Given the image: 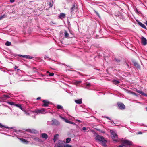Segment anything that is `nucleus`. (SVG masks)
Returning <instances> with one entry per match:
<instances>
[{
    "label": "nucleus",
    "instance_id": "20e7f679",
    "mask_svg": "<svg viewBox=\"0 0 147 147\" xmlns=\"http://www.w3.org/2000/svg\"><path fill=\"white\" fill-rule=\"evenodd\" d=\"M51 125H60V123L58 121L55 119H53L51 121Z\"/></svg>",
    "mask_w": 147,
    "mask_h": 147
},
{
    "label": "nucleus",
    "instance_id": "72a5a7b5",
    "mask_svg": "<svg viewBox=\"0 0 147 147\" xmlns=\"http://www.w3.org/2000/svg\"><path fill=\"white\" fill-rule=\"evenodd\" d=\"M43 4H45V8L46 9V7H48V6H47V4L46 3H44Z\"/></svg>",
    "mask_w": 147,
    "mask_h": 147
},
{
    "label": "nucleus",
    "instance_id": "3c124183",
    "mask_svg": "<svg viewBox=\"0 0 147 147\" xmlns=\"http://www.w3.org/2000/svg\"><path fill=\"white\" fill-rule=\"evenodd\" d=\"M138 134H142V133L141 132H138Z\"/></svg>",
    "mask_w": 147,
    "mask_h": 147
},
{
    "label": "nucleus",
    "instance_id": "de8ad7c7",
    "mask_svg": "<svg viewBox=\"0 0 147 147\" xmlns=\"http://www.w3.org/2000/svg\"><path fill=\"white\" fill-rule=\"evenodd\" d=\"M70 124H73L74 125H76V124L72 122H71V123H70Z\"/></svg>",
    "mask_w": 147,
    "mask_h": 147
},
{
    "label": "nucleus",
    "instance_id": "4c0bfd02",
    "mask_svg": "<svg viewBox=\"0 0 147 147\" xmlns=\"http://www.w3.org/2000/svg\"><path fill=\"white\" fill-rule=\"evenodd\" d=\"M94 11L96 14L99 17H100V15L98 13V12L96 11Z\"/></svg>",
    "mask_w": 147,
    "mask_h": 147
},
{
    "label": "nucleus",
    "instance_id": "7ed1b4c3",
    "mask_svg": "<svg viewBox=\"0 0 147 147\" xmlns=\"http://www.w3.org/2000/svg\"><path fill=\"white\" fill-rule=\"evenodd\" d=\"M111 138L113 140L115 141H117V140L118 137L117 135L114 132H111Z\"/></svg>",
    "mask_w": 147,
    "mask_h": 147
},
{
    "label": "nucleus",
    "instance_id": "f704fd0d",
    "mask_svg": "<svg viewBox=\"0 0 147 147\" xmlns=\"http://www.w3.org/2000/svg\"><path fill=\"white\" fill-rule=\"evenodd\" d=\"M115 61L118 63H119L120 62V60L118 59L115 58Z\"/></svg>",
    "mask_w": 147,
    "mask_h": 147
},
{
    "label": "nucleus",
    "instance_id": "cd10ccee",
    "mask_svg": "<svg viewBox=\"0 0 147 147\" xmlns=\"http://www.w3.org/2000/svg\"><path fill=\"white\" fill-rule=\"evenodd\" d=\"M47 73L49 74V75L50 76H53L54 75V74L53 73H50L49 71H47Z\"/></svg>",
    "mask_w": 147,
    "mask_h": 147
},
{
    "label": "nucleus",
    "instance_id": "bb28decb",
    "mask_svg": "<svg viewBox=\"0 0 147 147\" xmlns=\"http://www.w3.org/2000/svg\"><path fill=\"white\" fill-rule=\"evenodd\" d=\"M11 44V43L10 42H9L8 41H7L5 44L7 46H9Z\"/></svg>",
    "mask_w": 147,
    "mask_h": 147
},
{
    "label": "nucleus",
    "instance_id": "c85d7f7f",
    "mask_svg": "<svg viewBox=\"0 0 147 147\" xmlns=\"http://www.w3.org/2000/svg\"><path fill=\"white\" fill-rule=\"evenodd\" d=\"M116 147H127V146L125 145L122 144Z\"/></svg>",
    "mask_w": 147,
    "mask_h": 147
},
{
    "label": "nucleus",
    "instance_id": "6e6d98bb",
    "mask_svg": "<svg viewBox=\"0 0 147 147\" xmlns=\"http://www.w3.org/2000/svg\"><path fill=\"white\" fill-rule=\"evenodd\" d=\"M80 82H80V81L78 82V83H79Z\"/></svg>",
    "mask_w": 147,
    "mask_h": 147
},
{
    "label": "nucleus",
    "instance_id": "6ab92c4d",
    "mask_svg": "<svg viewBox=\"0 0 147 147\" xmlns=\"http://www.w3.org/2000/svg\"><path fill=\"white\" fill-rule=\"evenodd\" d=\"M34 112L37 113H42V111L40 109H38L35 110Z\"/></svg>",
    "mask_w": 147,
    "mask_h": 147
},
{
    "label": "nucleus",
    "instance_id": "a18cd8bd",
    "mask_svg": "<svg viewBox=\"0 0 147 147\" xmlns=\"http://www.w3.org/2000/svg\"><path fill=\"white\" fill-rule=\"evenodd\" d=\"M135 11H136V13H139V12L138 11V10L136 8V9Z\"/></svg>",
    "mask_w": 147,
    "mask_h": 147
},
{
    "label": "nucleus",
    "instance_id": "09e8293b",
    "mask_svg": "<svg viewBox=\"0 0 147 147\" xmlns=\"http://www.w3.org/2000/svg\"><path fill=\"white\" fill-rule=\"evenodd\" d=\"M41 98L40 97H38L37 98V100H40L41 99Z\"/></svg>",
    "mask_w": 147,
    "mask_h": 147
},
{
    "label": "nucleus",
    "instance_id": "37998d69",
    "mask_svg": "<svg viewBox=\"0 0 147 147\" xmlns=\"http://www.w3.org/2000/svg\"><path fill=\"white\" fill-rule=\"evenodd\" d=\"M15 1V0H10V1L11 3L14 2Z\"/></svg>",
    "mask_w": 147,
    "mask_h": 147
},
{
    "label": "nucleus",
    "instance_id": "9d476101",
    "mask_svg": "<svg viewBox=\"0 0 147 147\" xmlns=\"http://www.w3.org/2000/svg\"><path fill=\"white\" fill-rule=\"evenodd\" d=\"M137 22H138V24L141 27L144 29H146V27L143 24L141 23V22L138 21V20H136Z\"/></svg>",
    "mask_w": 147,
    "mask_h": 147
},
{
    "label": "nucleus",
    "instance_id": "4be33fe9",
    "mask_svg": "<svg viewBox=\"0 0 147 147\" xmlns=\"http://www.w3.org/2000/svg\"><path fill=\"white\" fill-rule=\"evenodd\" d=\"M135 66L137 68H140V66L137 63L135 62L134 63Z\"/></svg>",
    "mask_w": 147,
    "mask_h": 147
},
{
    "label": "nucleus",
    "instance_id": "49530a36",
    "mask_svg": "<svg viewBox=\"0 0 147 147\" xmlns=\"http://www.w3.org/2000/svg\"><path fill=\"white\" fill-rule=\"evenodd\" d=\"M90 86V83H88L86 84V86L88 87H89Z\"/></svg>",
    "mask_w": 147,
    "mask_h": 147
},
{
    "label": "nucleus",
    "instance_id": "f03ea898",
    "mask_svg": "<svg viewBox=\"0 0 147 147\" xmlns=\"http://www.w3.org/2000/svg\"><path fill=\"white\" fill-rule=\"evenodd\" d=\"M71 13V14H75L77 13L78 11V9L77 7H76L75 4H74L70 9Z\"/></svg>",
    "mask_w": 147,
    "mask_h": 147
},
{
    "label": "nucleus",
    "instance_id": "39448f33",
    "mask_svg": "<svg viewBox=\"0 0 147 147\" xmlns=\"http://www.w3.org/2000/svg\"><path fill=\"white\" fill-rule=\"evenodd\" d=\"M141 43L144 45H146L147 44V40L144 37L142 36L141 38Z\"/></svg>",
    "mask_w": 147,
    "mask_h": 147
},
{
    "label": "nucleus",
    "instance_id": "4d7b16f0",
    "mask_svg": "<svg viewBox=\"0 0 147 147\" xmlns=\"http://www.w3.org/2000/svg\"><path fill=\"white\" fill-rule=\"evenodd\" d=\"M146 111H147V107H146Z\"/></svg>",
    "mask_w": 147,
    "mask_h": 147
},
{
    "label": "nucleus",
    "instance_id": "9b49d317",
    "mask_svg": "<svg viewBox=\"0 0 147 147\" xmlns=\"http://www.w3.org/2000/svg\"><path fill=\"white\" fill-rule=\"evenodd\" d=\"M15 106L20 109L24 111V109L23 108L22 105L21 104H15Z\"/></svg>",
    "mask_w": 147,
    "mask_h": 147
},
{
    "label": "nucleus",
    "instance_id": "a878e982",
    "mask_svg": "<svg viewBox=\"0 0 147 147\" xmlns=\"http://www.w3.org/2000/svg\"><path fill=\"white\" fill-rule=\"evenodd\" d=\"M127 140H123L121 141V142L123 144H124L125 145L126 141Z\"/></svg>",
    "mask_w": 147,
    "mask_h": 147
},
{
    "label": "nucleus",
    "instance_id": "c756f323",
    "mask_svg": "<svg viewBox=\"0 0 147 147\" xmlns=\"http://www.w3.org/2000/svg\"><path fill=\"white\" fill-rule=\"evenodd\" d=\"M57 108L59 109H62L63 107L61 105H58L57 106Z\"/></svg>",
    "mask_w": 147,
    "mask_h": 147
},
{
    "label": "nucleus",
    "instance_id": "a19ab883",
    "mask_svg": "<svg viewBox=\"0 0 147 147\" xmlns=\"http://www.w3.org/2000/svg\"><path fill=\"white\" fill-rule=\"evenodd\" d=\"M14 69H17V71H18L19 70V69H17L18 67H17V66H15V67H14Z\"/></svg>",
    "mask_w": 147,
    "mask_h": 147
},
{
    "label": "nucleus",
    "instance_id": "e433bc0d",
    "mask_svg": "<svg viewBox=\"0 0 147 147\" xmlns=\"http://www.w3.org/2000/svg\"><path fill=\"white\" fill-rule=\"evenodd\" d=\"M24 112H25V114L26 115H29L30 114L26 112L24 110Z\"/></svg>",
    "mask_w": 147,
    "mask_h": 147
},
{
    "label": "nucleus",
    "instance_id": "0eeeda50",
    "mask_svg": "<svg viewBox=\"0 0 147 147\" xmlns=\"http://www.w3.org/2000/svg\"><path fill=\"white\" fill-rule=\"evenodd\" d=\"M18 56L23 58H26L27 59H32L33 57L28 55H19Z\"/></svg>",
    "mask_w": 147,
    "mask_h": 147
},
{
    "label": "nucleus",
    "instance_id": "a211bd4d",
    "mask_svg": "<svg viewBox=\"0 0 147 147\" xmlns=\"http://www.w3.org/2000/svg\"><path fill=\"white\" fill-rule=\"evenodd\" d=\"M71 140V139L70 138H68L66 139V143H69Z\"/></svg>",
    "mask_w": 147,
    "mask_h": 147
},
{
    "label": "nucleus",
    "instance_id": "2eb2a0df",
    "mask_svg": "<svg viewBox=\"0 0 147 147\" xmlns=\"http://www.w3.org/2000/svg\"><path fill=\"white\" fill-rule=\"evenodd\" d=\"M20 140L22 141L23 142L25 143H28V142L26 139L22 138H20Z\"/></svg>",
    "mask_w": 147,
    "mask_h": 147
},
{
    "label": "nucleus",
    "instance_id": "c9c22d12",
    "mask_svg": "<svg viewBox=\"0 0 147 147\" xmlns=\"http://www.w3.org/2000/svg\"><path fill=\"white\" fill-rule=\"evenodd\" d=\"M65 147H72V146L71 145L68 144H67L65 145Z\"/></svg>",
    "mask_w": 147,
    "mask_h": 147
},
{
    "label": "nucleus",
    "instance_id": "2f4dec72",
    "mask_svg": "<svg viewBox=\"0 0 147 147\" xmlns=\"http://www.w3.org/2000/svg\"><path fill=\"white\" fill-rule=\"evenodd\" d=\"M26 131H27V132H30V133H32L33 132L31 130V129H27L26 130Z\"/></svg>",
    "mask_w": 147,
    "mask_h": 147
},
{
    "label": "nucleus",
    "instance_id": "b1692460",
    "mask_svg": "<svg viewBox=\"0 0 147 147\" xmlns=\"http://www.w3.org/2000/svg\"><path fill=\"white\" fill-rule=\"evenodd\" d=\"M137 92L138 93H140V94H142V95H143L145 94V93H144V92H143L142 91H140V90H138V91H137Z\"/></svg>",
    "mask_w": 147,
    "mask_h": 147
},
{
    "label": "nucleus",
    "instance_id": "423d86ee",
    "mask_svg": "<svg viewBox=\"0 0 147 147\" xmlns=\"http://www.w3.org/2000/svg\"><path fill=\"white\" fill-rule=\"evenodd\" d=\"M117 105L119 108L121 110L124 109L125 108V106L123 103L118 102Z\"/></svg>",
    "mask_w": 147,
    "mask_h": 147
},
{
    "label": "nucleus",
    "instance_id": "f8f14e48",
    "mask_svg": "<svg viewBox=\"0 0 147 147\" xmlns=\"http://www.w3.org/2000/svg\"><path fill=\"white\" fill-rule=\"evenodd\" d=\"M75 102L78 104H81L82 103V99L75 100Z\"/></svg>",
    "mask_w": 147,
    "mask_h": 147
},
{
    "label": "nucleus",
    "instance_id": "f257e3e1",
    "mask_svg": "<svg viewBox=\"0 0 147 147\" xmlns=\"http://www.w3.org/2000/svg\"><path fill=\"white\" fill-rule=\"evenodd\" d=\"M95 139L96 140L101 142L103 146H105L106 145V143L107 142V140L104 138L103 136L97 135L96 136Z\"/></svg>",
    "mask_w": 147,
    "mask_h": 147
},
{
    "label": "nucleus",
    "instance_id": "ddd939ff",
    "mask_svg": "<svg viewBox=\"0 0 147 147\" xmlns=\"http://www.w3.org/2000/svg\"><path fill=\"white\" fill-rule=\"evenodd\" d=\"M41 136L42 138H45V139H47L48 137L46 133H43L41 135Z\"/></svg>",
    "mask_w": 147,
    "mask_h": 147
},
{
    "label": "nucleus",
    "instance_id": "412c9836",
    "mask_svg": "<svg viewBox=\"0 0 147 147\" xmlns=\"http://www.w3.org/2000/svg\"><path fill=\"white\" fill-rule=\"evenodd\" d=\"M58 136L59 135L58 134H56L54 136V138L53 139L54 142H55L56 140L57 139Z\"/></svg>",
    "mask_w": 147,
    "mask_h": 147
},
{
    "label": "nucleus",
    "instance_id": "aec40b11",
    "mask_svg": "<svg viewBox=\"0 0 147 147\" xmlns=\"http://www.w3.org/2000/svg\"><path fill=\"white\" fill-rule=\"evenodd\" d=\"M7 15L6 14H5L3 15V16H0V20H1L5 18L6 17H7Z\"/></svg>",
    "mask_w": 147,
    "mask_h": 147
},
{
    "label": "nucleus",
    "instance_id": "5701e85b",
    "mask_svg": "<svg viewBox=\"0 0 147 147\" xmlns=\"http://www.w3.org/2000/svg\"><path fill=\"white\" fill-rule=\"evenodd\" d=\"M113 82L114 84H119L120 82L118 81L114 80H113Z\"/></svg>",
    "mask_w": 147,
    "mask_h": 147
},
{
    "label": "nucleus",
    "instance_id": "5fc2aeb1",
    "mask_svg": "<svg viewBox=\"0 0 147 147\" xmlns=\"http://www.w3.org/2000/svg\"><path fill=\"white\" fill-rule=\"evenodd\" d=\"M145 24H146V25L147 26V21H146V23H145Z\"/></svg>",
    "mask_w": 147,
    "mask_h": 147
},
{
    "label": "nucleus",
    "instance_id": "864d4df0",
    "mask_svg": "<svg viewBox=\"0 0 147 147\" xmlns=\"http://www.w3.org/2000/svg\"><path fill=\"white\" fill-rule=\"evenodd\" d=\"M77 121H78V122H81V121H80V120H77Z\"/></svg>",
    "mask_w": 147,
    "mask_h": 147
},
{
    "label": "nucleus",
    "instance_id": "c03bdc74",
    "mask_svg": "<svg viewBox=\"0 0 147 147\" xmlns=\"http://www.w3.org/2000/svg\"><path fill=\"white\" fill-rule=\"evenodd\" d=\"M82 129L83 130H86V129L85 127H83Z\"/></svg>",
    "mask_w": 147,
    "mask_h": 147
},
{
    "label": "nucleus",
    "instance_id": "58836bf2",
    "mask_svg": "<svg viewBox=\"0 0 147 147\" xmlns=\"http://www.w3.org/2000/svg\"><path fill=\"white\" fill-rule=\"evenodd\" d=\"M58 147H65V145H59L58 146Z\"/></svg>",
    "mask_w": 147,
    "mask_h": 147
},
{
    "label": "nucleus",
    "instance_id": "8fccbe9b",
    "mask_svg": "<svg viewBox=\"0 0 147 147\" xmlns=\"http://www.w3.org/2000/svg\"><path fill=\"white\" fill-rule=\"evenodd\" d=\"M106 118H107V119H109V120H111V119L109 118V117H106Z\"/></svg>",
    "mask_w": 147,
    "mask_h": 147
},
{
    "label": "nucleus",
    "instance_id": "f3484780",
    "mask_svg": "<svg viewBox=\"0 0 147 147\" xmlns=\"http://www.w3.org/2000/svg\"><path fill=\"white\" fill-rule=\"evenodd\" d=\"M65 34V37L66 38H69V34L66 31H65V32L64 33Z\"/></svg>",
    "mask_w": 147,
    "mask_h": 147
},
{
    "label": "nucleus",
    "instance_id": "4468645a",
    "mask_svg": "<svg viewBox=\"0 0 147 147\" xmlns=\"http://www.w3.org/2000/svg\"><path fill=\"white\" fill-rule=\"evenodd\" d=\"M65 16V14L64 13H61L60 14L59 16V17L60 19H62L63 18H64Z\"/></svg>",
    "mask_w": 147,
    "mask_h": 147
},
{
    "label": "nucleus",
    "instance_id": "6e6552de",
    "mask_svg": "<svg viewBox=\"0 0 147 147\" xmlns=\"http://www.w3.org/2000/svg\"><path fill=\"white\" fill-rule=\"evenodd\" d=\"M53 5V1H49L47 3V6H48V7H46V9L47 10H48Z\"/></svg>",
    "mask_w": 147,
    "mask_h": 147
},
{
    "label": "nucleus",
    "instance_id": "1a4fd4ad",
    "mask_svg": "<svg viewBox=\"0 0 147 147\" xmlns=\"http://www.w3.org/2000/svg\"><path fill=\"white\" fill-rule=\"evenodd\" d=\"M42 102L44 103L42 106L45 107H48L50 104V102L49 101L43 100Z\"/></svg>",
    "mask_w": 147,
    "mask_h": 147
},
{
    "label": "nucleus",
    "instance_id": "603ef678",
    "mask_svg": "<svg viewBox=\"0 0 147 147\" xmlns=\"http://www.w3.org/2000/svg\"><path fill=\"white\" fill-rule=\"evenodd\" d=\"M143 95H144V96H147V94H145H145Z\"/></svg>",
    "mask_w": 147,
    "mask_h": 147
},
{
    "label": "nucleus",
    "instance_id": "473e14b6",
    "mask_svg": "<svg viewBox=\"0 0 147 147\" xmlns=\"http://www.w3.org/2000/svg\"><path fill=\"white\" fill-rule=\"evenodd\" d=\"M65 121L67 123H71V121L68 120L67 119H65Z\"/></svg>",
    "mask_w": 147,
    "mask_h": 147
},
{
    "label": "nucleus",
    "instance_id": "7c9ffc66",
    "mask_svg": "<svg viewBox=\"0 0 147 147\" xmlns=\"http://www.w3.org/2000/svg\"><path fill=\"white\" fill-rule=\"evenodd\" d=\"M8 103L11 105H15L16 104H15L14 102H8Z\"/></svg>",
    "mask_w": 147,
    "mask_h": 147
},
{
    "label": "nucleus",
    "instance_id": "79ce46f5",
    "mask_svg": "<svg viewBox=\"0 0 147 147\" xmlns=\"http://www.w3.org/2000/svg\"><path fill=\"white\" fill-rule=\"evenodd\" d=\"M42 111V113L43 112H44L45 111V109L44 108L41 109H40Z\"/></svg>",
    "mask_w": 147,
    "mask_h": 147
},
{
    "label": "nucleus",
    "instance_id": "dca6fc26",
    "mask_svg": "<svg viewBox=\"0 0 147 147\" xmlns=\"http://www.w3.org/2000/svg\"><path fill=\"white\" fill-rule=\"evenodd\" d=\"M125 145L130 146L132 145V143L131 142L128 140H127Z\"/></svg>",
    "mask_w": 147,
    "mask_h": 147
},
{
    "label": "nucleus",
    "instance_id": "393cba45",
    "mask_svg": "<svg viewBox=\"0 0 147 147\" xmlns=\"http://www.w3.org/2000/svg\"><path fill=\"white\" fill-rule=\"evenodd\" d=\"M0 127H1V128H2V127H4L5 128H7V129L9 128V127H7V126H4V125H3L1 123H0Z\"/></svg>",
    "mask_w": 147,
    "mask_h": 147
},
{
    "label": "nucleus",
    "instance_id": "ea45409f",
    "mask_svg": "<svg viewBox=\"0 0 147 147\" xmlns=\"http://www.w3.org/2000/svg\"><path fill=\"white\" fill-rule=\"evenodd\" d=\"M4 97L6 98H9V96L8 95H3Z\"/></svg>",
    "mask_w": 147,
    "mask_h": 147
}]
</instances>
